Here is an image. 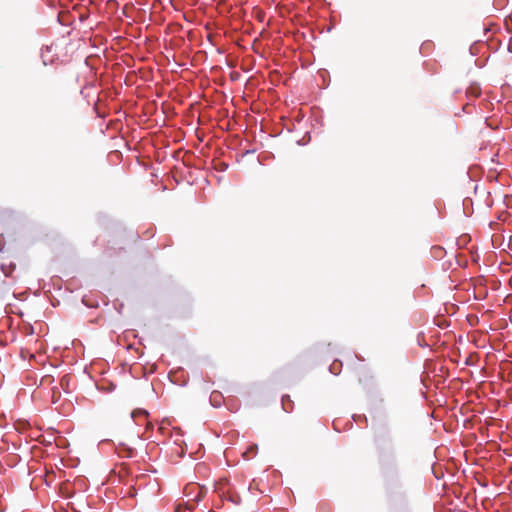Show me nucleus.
Listing matches in <instances>:
<instances>
[{"label":"nucleus","mask_w":512,"mask_h":512,"mask_svg":"<svg viewBox=\"0 0 512 512\" xmlns=\"http://www.w3.org/2000/svg\"><path fill=\"white\" fill-rule=\"evenodd\" d=\"M181 509H182V506H181V505H179V506L175 509V512H180V511H181Z\"/></svg>","instance_id":"obj_3"},{"label":"nucleus","mask_w":512,"mask_h":512,"mask_svg":"<svg viewBox=\"0 0 512 512\" xmlns=\"http://www.w3.org/2000/svg\"><path fill=\"white\" fill-rule=\"evenodd\" d=\"M232 501H233L234 503H239L240 498L237 496V499H232Z\"/></svg>","instance_id":"obj_4"},{"label":"nucleus","mask_w":512,"mask_h":512,"mask_svg":"<svg viewBox=\"0 0 512 512\" xmlns=\"http://www.w3.org/2000/svg\"><path fill=\"white\" fill-rule=\"evenodd\" d=\"M16 269V264L12 261H9L8 263L3 262L1 264V271L6 277H11L13 272Z\"/></svg>","instance_id":"obj_1"},{"label":"nucleus","mask_w":512,"mask_h":512,"mask_svg":"<svg viewBox=\"0 0 512 512\" xmlns=\"http://www.w3.org/2000/svg\"><path fill=\"white\" fill-rule=\"evenodd\" d=\"M256 450L257 445H253L249 449H247V451L244 452V456L246 457V459H250L256 453Z\"/></svg>","instance_id":"obj_2"}]
</instances>
